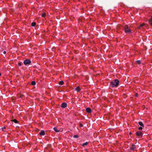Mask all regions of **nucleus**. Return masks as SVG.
<instances>
[{"label":"nucleus","mask_w":152,"mask_h":152,"mask_svg":"<svg viewBox=\"0 0 152 152\" xmlns=\"http://www.w3.org/2000/svg\"><path fill=\"white\" fill-rule=\"evenodd\" d=\"M45 15H46V14H45V13H43L42 15V17H44L45 16Z\"/></svg>","instance_id":"obj_20"},{"label":"nucleus","mask_w":152,"mask_h":152,"mask_svg":"<svg viewBox=\"0 0 152 152\" xmlns=\"http://www.w3.org/2000/svg\"><path fill=\"white\" fill-rule=\"evenodd\" d=\"M125 32L126 33L130 34L131 33V30L129 28L127 25H125L124 27Z\"/></svg>","instance_id":"obj_2"},{"label":"nucleus","mask_w":152,"mask_h":152,"mask_svg":"<svg viewBox=\"0 0 152 152\" xmlns=\"http://www.w3.org/2000/svg\"><path fill=\"white\" fill-rule=\"evenodd\" d=\"M135 148V145L134 144H132L131 147H130V149L132 150H133Z\"/></svg>","instance_id":"obj_6"},{"label":"nucleus","mask_w":152,"mask_h":152,"mask_svg":"<svg viewBox=\"0 0 152 152\" xmlns=\"http://www.w3.org/2000/svg\"><path fill=\"white\" fill-rule=\"evenodd\" d=\"M83 124H80V127H83Z\"/></svg>","instance_id":"obj_24"},{"label":"nucleus","mask_w":152,"mask_h":152,"mask_svg":"<svg viewBox=\"0 0 152 152\" xmlns=\"http://www.w3.org/2000/svg\"><path fill=\"white\" fill-rule=\"evenodd\" d=\"M137 63L138 64H140V60H137L136 61Z\"/></svg>","instance_id":"obj_19"},{"label":"nucleus","mask_w":152,"mask_h":152,"mask_svg":"<svg viewBox=\"0 0 152 152\" xmlns=\"http://www.w3.org/2000/svg\"><path fill=\"white\" fill-rule=\"evenodd\" d=\"M36 23L34 22H33L31 23V25L33 26H35Z\"/></svg>","instance_id":"obj_16"},{"label":"nucleus","mask_w":152,"mask_h":152,"mask_svg":"<svg viewBox=\"0 0 152 152\" xmlns=\"http://www.w3.org/2000/svg\"><path fill=\"white\" fill-rule=\"evenodd\" d=\"M124 96H125V95H123V97H124V98H125V97H124Z\"/></svg>","instance_id":"obj_28"},{"label":"nucleus","mask_w":152,"mask_h":152,"mask_svg":"<svg viewBox=\"0 0 152 152\" xmlns=\"http://www.w3.org/2000/svg\"><path fill=\"white\" fill-rule=\"evenodd\" d=\"M142 127H142V126H140V127L139 128H138L140 130H142Z\"/></svg>","instance_id":"obj_22"},{"label":"nucleus","mask_w":152,"mask_h":152,"mask_svg":"<svg viewBox=\"0 0 152 152\" xmlns=\"http://www.w3.org/2000/svg\"><path fill=\"white\" fill-rule=\"evenodd\" d=\"M73 137L74 138H77L78 137V136L77 135H75Z\"/></svg>","instance_id":"obj_21"},{"label":"nucleus","mask_w":152,"mask_h":152,"mask_svg":"<svg viewBox=\"0 0 152 152\" xmlns=\"http://www.w3.org/2000/svg\"><path fill=\"white\" fill-rule=\"evenodd\" d=\"M88 144L87 142L83 143L82 144V146L84 147L85 145H87Z\"/></svg>","instance_id":"obj_15"},{"label":"nucleus","mask_w":152,"mask_h":152,"mask_svg":"<svg viewBox=\"0 0 152 152\" xmlns=\"http://www.w3.org/2000/svg\"><path fill=\"white\" fill-rule=\"evenodd\" d=\"M22 65V63H18V65L19 66H21Z\"/></svg>","instance_id":"obj_23"},{"label":"nucleus","mask_w":152,"mask_h":152,"mask_svg":"<svg viewBox=\"0 0 152 152\" xmlns=\"http://www.w3.org/2000/svg\"><path fill=\"white\" fill-rule=\"evenodd\" d=\"M39 134L41 135H44L45 134V132L44 130H42L41 131V132L39 133Z\"/></svg>","instance_id":"obj_8"},{"label":"nucleus","mask_w":152,"mask_h":152,"mask_svg":"<svg viewBox=\"0 0 152 152\" xmlns=\"http://www.w3.org/2000/svg\"><path fill=\"white\" fill-rule=\"evenodd\" d=\"M144 25V24H142L140 25V26L138 27L139 28H140L141 27L143 26Z\"/></svg>","instance_id":"obj_18"},{"label":"nucleus","mask_w":152,"mask_h":152,"mask_svg":"<svg viewBox=\"0 0 152 152\" xmlns=\"http://www.w3.org/2000/svg\"><path fill=\"white\" fill-rule=\"evenodd\" d=\"M136 134L138 136H142V133L140 132H136Z\"/></svg>","instance_id":"obj_4"},{"label":"nucleus","mask_w":152,"mask_h":152,"mask_svg":"<svg viewBox=\"0 0 152 152\" xmlns=\"http://www.w3.org/2000/svg\"><path fill=\"white\" fill-rule=\"evenodd\" d=\"M75 90L77 92H79L80 90V88L79 86H78L75 88Z\"/></svg>","instance_id":"obj_9"},{"label":"nucleus","mask_w":152,"mask_h":152,"mask_svg":"<svg viewBox=\"0 0 152 152\" xmlns=\"http://www.w3.org/2000/svg\"><path fill=\"white\" fill-rule=\"evenodd\" d=\"M64 83V82L63 81H60L59 82L58 84L61 85H63Z\"/></svg>","instance_id":"obj_13"},{"label":"nucleus","mask_w":152,"mask_h":152,"mask_svg":"<svg viewBox=\"0 0 152 152\" xmlns=\"http://www.w3.org/2000/svg\"><path fill=\"white\" fill-rule=\"evenodd\" d=\"M138 95V94H135V96L136 97H137V96Z\"/></svg>","instance_id":"obj_26"},{"label":"nucleus","mask_w":152,"mask_h":152,"mask_svg":"<svg viewBox=\"0 0 152 152\" xmlns=\"http://www.w3.org/2000/svg\"><path fill=\"white\" fill-rule=\"evenodd\" d=\"M138 124L140 125L141 126L144 127V125L142 123V122H138Z\"/></svg>","instance_id":"obj_12"},{"label":"nucleus","mask_w":152,"mask_h":152,"mask_svg":"<svg viewBox=\"0 0 152 152\" xmlns=\"http://www.w3.org/2000/svg\"><path fill=\"white\" fill-rule=\"evenodd\" d=\"M86 111L88 113H90L91 112V109L89 107H87L86 108Z\"/></svg>","instance_id":"obj_7"},{"label":"nucleus","mask_w":152,"mask_h":152,"mask_svg":"<svg viewBox=\"0 0 152 152\" xmlns=\"http://www.w3.org/2000/svg\"><path fill=\"white\" fill-rule=\"evenodd\" d=\"M31 62V61H30L29 59H25V60H24L23 63L25 65H26L30 64Z\"/></svg>","instance_id":"obj_3"},{"label":"nucleus","mask_w":152,"mask_h":152,"mask_svg":"<svg viewBox=\"0 0 152 152\" xmlns=\"http://www.w3.org/2000/svg\"><path fill=\"white\" fill-rule=\"evenodd\" d=\"M149 22L150 24L152 26V16H151V18L149 19Z\"/></svg>","instance_id":"obj_10"},{"label":"nucleus","mask_w":152,"mask_h":152,"mask_svg":"<svg viewBox=\"0 0 152 152\" xmlns=\"http://www.w3.org/2000/svg\"><path fill=\"white\" fill-rule=\"evenodd\" d=\"M1 75V74L0 73V76Z\"/></svg>","instance_id":"obj_29"},{"label":"nucleus","mask_w":152,"mask_h":152,"mask_svg":"<svg viewBox=\"0 0 152 152\" xmlns=\"http://www.w3.org/2000/svg\"><path fill=\"white\" fill-rule=\"evenodd\" d=\"M119 81L117 79H115L110 82V86L111 87H117L119 84Z\"/></svg>","instance_id":"obj_1"},{"label":"nucleus","mask_w":152,"mask_h":152,"mask_svg":"<svg viewBox=\"0 0 152 152\" xmlns=\"http://www.w3.org/2000/svg\"><path fill=\"white\" fill-rule=\"evenodd\" d=\"M5 129V127H2L1 128V130H2L4 131V129Z\"/></svg>","instance_id":"obj_25"},{"label":"nucleus","mask_w":152,"mask_h":152,"mask_svg":"<svg viewBox=\"0 0 152 152\" xmlns=\"http://www.w3.org/2000/svg\"><path fill=\"white\" fill-rule=\"evenodd\" d=\"M12 121L14 122L15 123H17L18 122V121L15 119H13L11 120Z\"/></svg>","instance_id":"obj_14"},{"label":"nucleus","mask_w":152,"mask_h":152,"mask_svg":"<svg viewBox=\"0 0 152 152\" xmlns=\"http://www.w3.org/2000/svg\"><path fill=\"white\" fill-rule=\"evenodd\" d=\"M6 53V51H4L3 52V53L4 54H5Z\"/></svg>","instance_id":"obj_27"},{"label":"nucleus","mask_w":152,"mask_h":152,"mask_svg":"<svg viewBox=\"0 0 152 152\" xmlns=\"http://www.w3.org/2000/svg\"><path fill=\"white\" fill-rule=\"evenodd\" d=\"M67 105L66 103L64 102L62 104L61 107L63 108H64L67 107Z\"/></svg>","instance_id":"obj_5"},{"label":"nucleus","mask_w":152,"mask_h":152,"mask_svg":"<svg viewBox=\"0 0 152 152\" xmlns=\"http://www.w3.org/2000/svg\"><path fill=\"white\" fill-rule=\"evenodd\" d=\"M31 84L32 85H35L36 84V82L35 81H32L31 83Z\"/></svg>","instance_id":"obj_17"},{"label":"nucleus","mask_w":152,"mask_h":152,"mask_svg":"<svg viewBox=\"0 0 152 152\" xmlns=\"http://www.w3.org/2000/svg\"><path fill=\"white\" fill-rule=\"evenodd\" d=\"M53 130H54L55 132H59L60 131V130H58L56 127H54L53 128Z\"/></svg>","instance_id":"obj_11"}]
</instances>
